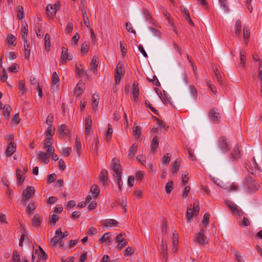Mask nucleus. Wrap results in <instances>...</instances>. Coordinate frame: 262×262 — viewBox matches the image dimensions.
Listing matches in <instances>:
<instances>
[{
    "mask_svg": "<svg viewBox=\"0 0 262 262\" xmlns=\"http://www.w3.org/2000/svg\"><path fill=\"white\" fill-rule=\"evenodd\" d=\"M73 56L68 52V48L62 47L61 48V53L59 59V64H63L68 60H72Z\"/></svg>",
    "mask_w": 262,
    "mask_h": 262,
    "instance_id": "nucleus-1",
    "label": "nucleus"
},
{
    "mask_svg": "<svg viewBox=\"0 0 262 262\" xmlns=\"http://www.w3.org/2000/svg\"><path fill=\"white\" fill-rule=\"evenodd\" d=\"M115 71V82L116 84H118L120 82L121 78L124 75L125 70L122 65L118 63Z\"/></svg>",
    "mask_w": 262,
    "mask_h": 262,
    "instance_id": "nucleus-2",
    "label": "nucleus"
},
{
    "mask_svg": "<svg viewBox=\"0 0 262 262\" xmlns=\"http://www.w3.org/2000/svg\"><path fill=\"white\" fill-rule=\"evenodd\" d=\"M53 153L51 152V150L48 149L46 150V152L45 153L44 152L40 151H36V156L37 157V158L39 160H41L44 163L47 164L49 161V158L51 156V155Z\"/></svg>",
    "mask_w": 262,
    "mask_h": 262,
    "instance_id": "nucleus-3",
    "label": "nucleus"
},
{
    "mask_svg": "<svg viewBox=\"0 0 262 262\" xmlns=\"http://www.w3.org/2000/svg\"><path fill=\"white\" fill-rule=\"evenodd\" d=\"M111 166L114 171V177L121 175V167L120 161L118 159L114 158L112 160Z\"/></svg>",
    "mask_w": 262,
    "mask_h": 262,
    "instance_id": "nucleus-4",
    "label": "nucleus"
},
{
    "mask_svg": "<svg viewBox=\"0 0 262 262\" xmlns=\"http://www.w3.org/2000/svg\"><path fill=\"white\" fill-rule=\"evenodd\" d=\"M35 193V188L33 186H28L23 192L22 201H27L33 198Z\"/></svg>",
    "mask_w": 262,
    "mask_h": 262,
    "instance_id": "nucleus-5",
    "label": "nucleus"
},
{
    "mask_svg": "<svg viewBox=\"0 0 262 262\" xmlns=\"http://www.w3.org/2000/svg\"><path fill=\"white\" fill-rule=\"evenodd\" d=\"M226 204L234 215L242 216L244 214V212L242 210L233 202L230 201H226Z\"/></svg>",
    "mask_w": 262,
    "mask_h": 262,
    "instance_id": "nucleus-6",
    "label": "nucleus"
},
{
    "mask_svg": "<svg viewBox=\"0 0 262 262\" xmlns=\"http://www.w3.org/2000/svg\"><path fill=\"white\" fill-rule=\"evenodd\" d=\"M199 212V208L195 204L190 205L187 209L186 212V216L187 220L190 221L193 215H197Z\"/></svg>",
    "mask_w": 262,
    "mask_h": 262,
    "instance_id": "nucleus-7",
    "label": "nucleus"
},
{
    "mask_svg": "<svg viewBox=\"0 0 262 262\" xmlns=\"http://www.w3.org/2000/svg\"><path fill=\"white\" fill-rule=\"evenodd\" d=\"M218 146L220 149L223 152H227L229 150V142H227V140L224 136L221 137L219 139Z\"/></svg>",
    "mask_w": 262,
    "mask_h": 262,
    "instance_id": "nucleus-8",
    "label": "nucleus"
},
{
    "mask_svg": "<svg viewBox=\"0 0 262 262\" xmlns=\"http://www.w3.org/2000/svg\"><path fill=\"white\" fill-rule=\"evenodd\" d=\"M209 119L211 121L215 123H219L221 118L220 114L217 112V110L215 108H212L209 111Z\"/></svg>",
    "mask_w": 262,
    "mask_h": 262,
    "instance_id": "nucleus-9",
    "label": "nucleus"
},
{
    "mask_svg": "<svg viewBox=\"0 0 262 262\" xmlns=\"http://www.w3.org/2000/svg\"><path fill=\"white\" fill-rule=\"evenodd\" d=\"M194 240L196 242L203 245H206L208 242L206 237L204 234V230L202 229L201 230L200 232L195 235Z\"/></svg>",
    "mask_w": 262,
    "mask_h": 262,
    "instance_id": "nucleus-10",
    "label": "nucleus"
},
{
    "mask_svg": "<svg viewBox=\"0 0 262 262\" xmlns=\"http://www.w3.org/2000/svg\"><path fill=\"white\" fill-rule=\"evenodd\" d=\"M59 8V4L58 2L54 4L48 5L47 7V11L48 14L50 15L51 17H53L56 13L58 9Z\"/></svg>",
    "mask_w": 262,
    "mask_h": 262,
    "instance_id": "nucleus-11",
    "label": "nucleus"
},
{
    "mask_svg": "<svg viewBox=\"0 0 262 262\" xmlns=\"http://www.w3.org/2000/svg\"><path fill=\"white\" fill-rule=\"evenodd\" d=\"M240 157V150L239 146L238 145H236L233 148L229 156V159L232 161H235L238 159Z\"/></svg>",
    "mask_w": 262,
    "mask_h": 262,
    "instance_id": "nucleus-12",
    "label": "nucleus"
},
{
    "mask_svg": "<svg viewBox=\"0 0 262 262\" xmlns=\"http://www.w3.org/2000/svg\"><path fill=\"white\" fill-rule=\"evenodd\" d=\"M116 241L118 243L117 249L118 250H121L124 246L127 244L126 239L123 237L121 233L119 234L116 236Z\"/></svg>",
    "mask_w": 262,
    "mask_h": 262,
    "instance_id": "nucleus-13",
    "label": "nucleus"
},
{
    "mask_svg": "<svg viewBox=\"0 0 262 262\" xmlns=\"http://www.w3.org/2000/svg\"><path fill=\"white\" fill-rule=\"evenodd\" d=\"M99 179L103 185L107 184V171L105 169H102L99 175Z\"/></svg>",
    "mask_w": 262,
    "mask_h": 262,
    "instance_id": "nucleus-14",
    "label": "nucleus"
},
{
    "mask_svg": "<svg viewBox=\"0 0 262 262\" xmlns=\"http://www.w3.org/2000/svg\"><path fill=\"white\" fill-rule=\"evenodd\" d=\"M52 140L53 139L51 137L47 138L44 143L43 147L46 150L48 149H51V152L54 154L55 149L52 146Z\"/></svg>",
    "mask_w": 262,
    "mask_h": 262,
    "instance_id": "nucleus-15",
    "label": "nucleus"
},
{
    "mask_svg": "<svg viewBox=\"0 0 262 262\" xmlns=\"http://www.w3.org/2000/svg\"><path fill=\"white\" fill-rule=\"evenodd\" d=\"M132 94L134 101L137 102L138 100V96L139 94V88L138 83L136 82H134L133 84Z\"/></svg>",
    "mask_w": 262,
    "mask_h": 262,
    "instance_id": "nucleus-16",
    "label": "nucleus"
},
{
    "mask_svg": "<svg viewBox=\"0 0 262 262\" xmlns=\"http://www.w3.org/2000/svg\"><path fill=\"white\" fill-rule=\"evenodd\" d=\"M84 84L82 82H78L76 86L74 91V95L77 97L80 96L83 92Z\"/></svg>",
    "mask_w": 262,
    "mask_h": 262,
    "instance_id": "nucleus-17",
    "label": "nucleus"
},
{
    "mask_svg": "<svg viewBox=\"0 0 262 262\" xmlns=\"http://www.w3.org/2000/svg\"><path fill=\"white\" fill-rule=\"evenodd\" d=\"M58 132L63 137H66L70 134V130L66 124H61L59 127Z\"/></svg>",
    "mask_w": 262,
    "mask_h": 262,
    "instance_id": "nucleus-18",
    "label": "nucleus"
},
{
    "mask_svg": "<svg viewBox=\"0 0 262 262\" xmlns=\"http://www.w3.org/2000/svg\"><path fill=\"white\" fill-rule=\"evenodd\" d=\"M99 102V96L97 94H94L92 98V104L93 110L96 112L97 111L98 106Z\"/></svg>",
    "mask_w": 262,
    "mask_h": 262,
    "instance_id": "nucleus-19",
    "label": "nucleus"
},
{
    "mask_svg": "<svg viewBox=\"0 0 262 262\" xmlns=\"http://www.w3.org/2000/svg\"><path fill=\"white\" fill-rule=\"evenodd\" d=\"M161 254L162 255L163 258L164 259L165 261H167L168 256H167V246L166 243L164 242L163 240L161 241Z\"/></svg>",
    "mask_w": 262,
    "mask_h": 262,
    "instance_id": "nucleus-20",
    "label": "nucleus"
},
{
    "mask_svg": "<svg viewBox=\"0 0 262 262\" xmlns=\"http://www.w3.org/2000/svg\"><path fill=\"white\" fill-rule=\"evenodd\" d=\"M92 125V120L90 116H88L85 120V135H88Z\"/></svg>",
    "mask_w": 262,
    "mask_h": 262,
    "instance_id": "nucleus-21",
    "label": "nucleus"
},
{
    "mask_svg": "<svg viewBox=\"0 0 262 262\" xmlns=\"http://www.w3.org/2000/svg\"><path fill=\"white\" fill-rule=\"evenodd\" d=\"M37 205L34 201H31L26 208V212L29 215H31L36 209Z\"/></svg>",
    "mask_w": 262,
    "mask_h": 262,
    "instance_id": "nucleus-22",
    "label": "nucleus"
},
{
    "mask_svg": "<svg viewBox=\"0 0 262 262\" xmlns=\"http://www.w3.org/2000/svg\"><path fill=\"white\" fill-rule=\"evenodd\" d=\"M99 58L97 56H94L91 61L90 67L92 71L95 72L97 70Z\"/></svg>",
    "mask_w": 262,
    "mask_h": 262,
    "instance_id": "nucleus-23",
    "label": "nucleus"
},
{
    "mask_svg": "<svg viewBox=\"0 0 262 262\" xmlns=\"http://www.w3.org/2000/svg\"><path fill=\"white\" fill-rule=\"evenodd\" d=\"M16 150L15 144L13 142H10L7 150L6 151V154L8 156H11Z\"/></svg>",
    "mask_w": 262,
    "mask_h": 262,
    "instance_id": "nucleus-24",
    "label": "nucleus"
},
{
    "mask_svg": "<svg viewBox=\"0 0 262 262\" xmlns=\"http://www.w3.org/2000/svg\"><path fill=\"white\" fill-rule=\"evenodd\" d=\"M99 192L100 189L98 186L94 184L91 187L89 193H91L93 195V198L96 199L99 193Z\"/></svg>",
    "mask_w": 262,
    "mask_h": 262,
    "instance_id": "nucleus-25",
    "label": "nucleus"
},
{
    "mask_svg": "<svg viewBox=\"0 0 262 262\" xmlns=\"http://www.w3.org/2000/svg\"><path fill=\"white\" fill-rule=\"evenodd\" d=\"M81 12L84 24L86 26V27L89 28L90 26V21L85 10V8L84 7V6L81 8Z\"/></svg>",
    "mask_w": 262,
    "mask_h": 262,
    "instance_id": "nucleus-26",
    "label": "nucleus"
},
{
    "mask_svg": "<svg viewBox=\"0 0 262 262\" xmlns=\"http://www.w3.org/2000/svg\"><path fill=\"white\" fill-rule=\"evenodd\" d=\"M18 89L19 90V94L20 95H24L27 92V89L25 86V81L20 80L18 82Z\"/></svg>",
    "mask_w": 262,
    "mask_h": 262,
    "instance_id": "nucleus-27",
    "label": "nucleus"
},
{
    "mask_svg": "<svg viewBox=\"0 0 262 262\" xmlns=\"http://www.w3.org/2000/svg\"><path fill=\"white\" fill-rule=\"evenodd\" d=\"M117 221L114 219H107L103 222V225L105 227L115 226L117 225Z\"/></svg>",
    "mask_w": 262,
    "mask_h": 262,
    "instance_id": "nucleus-28",
    "label": "nucleus"
},
{
    "mask_svg": "<svg viewBox=\"0 0 262 262\" xmlns=\"http://www.w3.org/2000/svg\"><path fill=\"white\" fill-rule=\"evenodd\" d=\"M137 148L138 145L135 143L133 144L132 146L130 147L128 152V156L130 158H133L135 157L137 150Z\"/></svg>",
    "mask_w": 262,
    "mask_h": 262,
    "instance_id": "nucleus-29",
    "label": "nucleus"
},
{
    "mask_svg": "<svg viewBox=\"0 0 262 262\" xmlns=\"http://www.w3.org/2000/svg\"><path fill=\"white\" fill-rule=\"evenodd\" d=\"M180 161L179 159L176 160L171 166V172L173 174L176 173L179 170L180 167Z\"/></svg>",
    "mask_w": 262,
    "mask_h": 262,
    "instance_id": "nucleus-30",
    "label": "nucleus"
},
{
    "mask_svg": "<svg viewBox=\"0 0 262 262\" xmlns=\"http://www.w3.org/2000/svg\"><path fill=\"white\" fill-rule=\"evenodd\" d=\"M52 84L53 85H56V89L58 86V82H59V77L58 74L56 72H54L52 73Z\"/></svg>",
    "mask_w": 262,
    "mask_h": 262,
    "instance_id": "nucleus-31",
    "label": "nucleus"
},
{
    "mask_svg": "<svg viewBox=\"0 0 262 262\" xmlns=\"http://www.w3.org/2000/svg\"><path fill=\"white\" fill-rule=\"evenodd\" d=\"M21 170L20 169L16 170V177H17V184L18 185H20L23 184L25 180V177L23 176L22 174L20 173Z\"/></svg>",
    "mask_w": 262,
    "mask_h": 262,
    "instance_id": "nucleus-32",
    "label": "nucleus"
},
{
    "mask_svg": "<svg viewBox=\"0 0 262 262\" xmlns=\"http://www.w3.org/2000/svg\"><path fill=\"white\" fill-rule=\"evenodd\" d=\"M133 133L136 139H139L141 134V127L138 125L136 126L134 125Z\"/></svg>",
    "mask_w": 262,
    "mask_h": 262,
    "instance_id": "nucleus-33",
    "label": "nucleus"
},
{
    "mask_svg": "<svg viewBox=\"0 0 262 262\" xmlns=\"http://www.w3.org/2000/svg\"><path fill=\"white\" fill-rule=\"evenodd\" d=\"M159 145V140L158 138L155 136L152 140L151 144V150L152 152H155Z\"/></svg>",
    "mask_w": 262,
    "mask_h": 262,
    "instance_id": "nucleus-34",
    "label": "nucleus"
},
{
    "mask_svg": "<svg viewBox=\"0 0 262 262\" xmlns=\"http://www.w3.org/2000/svg\"><path fill=\"white\" fill-rule=\"evenodd\" d=\"M111 236V233L110 232H107L104 233L103 236L100 238V243L107 242L110 243V238Z\"/></svg>",
    "mask_w": 262,
    "mask_h": 262,
    "instance_id": "nucleus-35",
    "label": "nucleus"
},
{
    "mask_svg": "<svg viewBox=\"0 0 262 262\" xmlns=\"http://www.w3.org/2000/svg\"><path fill=\"white\" fill-rule=\"evenodd\" d=\"M7 43L9 47L15 46L16 45L15 37L14 35L10 34L8 36Z\"/></svg>",
    "mask_w": 262,
    "mask_h": 262,
    "instance_id": "nucleus-36",
    "label": "nucleus"
},
{
    "mask_svg": "<svg viewBox=\"0 0 262 262\" xmlns=\"http://www.w3.org/2000/svg\"><path fill=\"white\" fill-rule=\"evenodd\" d=\"M21 38H27L28 34V25L26 23L23 24L21 28Z\"/></svg>",
    "mask_w": 262,
    "mask_h": 262,
    "instance_id": "nucleus-37",
    "label": "nucleus"
},
{
    "mask_svg": "<svg viewBox=\"0 0 262 262\" xmlns=\"http://www.w3.org/2000/svg\"><path fill=\"white\" fill-rule=\"evenodd\" d=\"M41 221L42 220L40 215L38 214H36L33 219L32 223L34 225L38 226L40 225Z\"/></svg>",
    "mask_w": 262,
    "mask_h": 262,
    "instance_id": "nucleus-38",
    "label": "nucleus"
},
{
    "mask_svg": "<svg viewBox=\"0 0 262 262\" xmlns=\"http://www.w3.org/2000/svg\"><path fill=\"white\" fill-rule=\"evenodd\" d=\"M243 34H244V41L247 44L248 41V38L250 36V31L249 29L247 27H244L243 29Z\"/></svg>",
    "mask_w": 262,
    "mask_h": 262,
    "instance_id": "nucleus-39",
    "label": "nucleus"
},
{
    "mask_svg": "<svg viewBox=\"0 0 262 262\" xmlns=\"http://www.w3.org/2000/svg\"><path fill=\"white\" fill-rule=\"evenodd\" d=\"M44 41L45 49L46 51H49L50 48V35L47 33L45 35Z\"/></svg>",
    "mask_w": 262,
    "mask_h": 262,
    "instance_id": "nucleus-40",
    "label": "nucleus"
},
{
    "mask_svg": "<svg viewBox=\"0 0 262 262\" xmlns=\"http://www.w3.org/2000/svg\"><path fill=\"white\" fill-rule=\"evenodd\" d=\"M75 147L77 154L79 155L81 149V141L79 138L76 137L75 139Z\"/></svg>",
    "mask_w": 262,
    "mask_h": 262,
    "instance_id": "nucleus-41",
    "label": "nucleus"
},
{
    "mask_svg": "<svg viewBox=\"0 0 262 262\" xmlns=\"http://www.w3.org/2000/svg\"><path fill=\"white\" fill-rule=\"evenodd\" d=\"M17 17L18 19H22L24 18V10L21 6H18L17 7Z\"/></svg>",
    "mask_w": 262,
    "mask_h": 262,
    "instance_id": "nucleus-42",
    "label": "nucleus"
},
{
    "mask_svg": "<svg viewBox=\"0 0 262 262\" xmlns=\"http://www.w3.org/2000/svg\"><path fill=\"white\" fill-rule=\"evenodd\" d=\"M88 45L86 42H83L81 46V52L83 56L86 55L89 51Z\"/></svg>",
    "mask_w": 262,
    "mask_h": 262,
    "instance_id": "nucleus-43",
    "label": "nucleus"
},
{
    "mask_svg": "<svg viewBox=\"0 0 262 262\" xmlns=\"http://www.w3.org/2000/svg\"><path fill=\"white\" fill-rule=\"evenodd\" d=\"M142 13L146 20L150 21L151 20V15L147 9L144 8L142 10Z\"/></svg>",
    "mask_w": 262,
    "mask_h": 262,
    "instance_id": "nucleus-44",
    "label": "nucleus"
},
{
    "mask_svg": "<svg viewBox=\"0 0 262 262\" xmlns=\"http://www.w3.org/2000/svg\"><path fill=\"white\" fill-rule=\"evenodd\" d=\"M127 200L125 198L122 197L120 202V205L121 207L124 210V212L125 213L127 211L126 209Z\"/></svg>",
    "mask_w": 262,
    "mask_h": 262,
    "instance_id": "nucleus-45",
    "label": "nucleus"
},
{
    "mask_svg": "<svg viewBox=\"0 0 262 262\" xmlns=\"http://www.w3.org/2000/svg\"><path fill=\"white\" fill-rule=\"evenodd\" d=\"M246 61V53L244 51H241L240 53V64L242 67L245 66Z\"/></svg>",
    "mask_w": 262,
    "mask_h": 262,
    "instance_id": "nucleus-46",
    "label": "nucleus"
},
{
    "mask_svg": "<svg viewBox=\"0 0 262 262\" xmlns=\"http://www.w3.org/2000/svg\"><path fill=\"white\" fill-rule=\"evenodd\" d=\"M209 214L208 213H206L203 217V220L202 221V226L204 227H207V225L209 222Z\"/></svg>",
    "mask_w": 262,
    "mask_h": 262,
    "instance_id": "nucleus-47",
    "label": "nucleus"
},
{
    "mask_svg": "<svg viewBox=\"0 0 262 262\" xmlns=\"http://www.w3.org/2000/svg\"><path fill=\"white\" fill-rule=\"evenodd\" d=\"M113 133V128L111 127L110 124L108 125V129L106 132V138L107 141H109L112 138Z\"/></svg>",
    "mask_w": 262,
    "mask_h": 262,
    "instance_id": "nucleus-48",
    "label": "nucleus"
},
{
    "mask_svg": "<svg viewBox=\"0 0 262 262\" xmlns=\"http://www.w3.org/2000/svg\"><path fill=\"white\" fill-rule=\"evenodd\" d=\"M61 242V238L59 236H54L51 241V244L53 246H55L57 244H60Z\"/></svg>",
    "mask_w": 262,
    "mask_h": 262,
    "instance_id": "nucleus-49",
    "label": "nucleus"
},
{
    "mask_svg": "<svg viewBox=\"0 0 262 262\" xmlns=\"http://www.w3.org/2000/svg\"><path fill=\"white\" fill-rule=\"evenodd\" d=\"M183 11H184V14L185 15L186 19L188 21V22L191 25L193 26V22L192 21V20L191 19V18H190V16L188 10L186 8H185L184 9Z\"/></svg>",
    "mask_w": 262,
    "mask_h": 262,
    "instance_id": "nucleus-50",
    "label": "nucleus"
},
{
    "mask_svg": "<svg viewBox=\"0 0 262 262\" xmlns=\"http://www.w3.org/2000/svg\"><path fill=\"white\" fill-rule=\"evenodd\" d=\"M72 151V148L71 147H66L62 149L61 151L62 155L66 157H68L70 152Z\"/></svg>",
    "mask_w": 262,
    "mask_h": 262,
    "instance_id": "nucleus-51",
    "label": "nucleus"
},
{
    "mask_svg": "<svg viewBox=\"0 0 262 262\" xmlns=\"http://www.w3.org/2000/svg\"><path fill=\"white\" fill-rule=\"evenodd\" d=\"M172 182H168L165 186V191L167 193H170L172 190Z\"/></svg>",
    "mask_w": 262,
    "mask_h": 262,
    "instance_id": "nucleus-52",
    "label": "nucleus"
},
{
    "mask_svg": "<svg viewBox=\"0 0 262 262\" xmlns=\"http://www.w3.org/2000/svg\"><path fill=\"white\" fill-rule=\"evenodd\" d=\"M19 65L17 63H14L12 66L9 67L8 71L12 73H16L19 69Z\"/></svg>",
    "mask_w": 262,
    "mask_h": 262,
    "instance_id": "nucleus-53",
    "label": "nucleus"
},
{
    "mask_svg": "<svg viewBox=\"0 0 262 262\" xmlns=\"http://www.w3.org/2000/svg\"><path fill=\"white\" fill-rule=\"evenodd\" d=\"M114 177L115 178V181H116V182L118 184V188H119V190L121 191V187H122V184H123V182L121 180V175H120L119 176H115Z\"/></svg>",
    "mask_w": 262,
    "mask_h": 262,
    "instance_id": "nucleus-54",
    "label": "nucleus"
},
{
    "mask_svg": "<svg viewBox=\"0 0 262 262\" xmlns=\"http://www.w3.org/2000/svg\"><path fill=\"white\" fill-rule=\"evenodd\" d=\"M50 223L51 225H54L58 221L59 216L56 214H53L50 216Z\"/></svg>",
    "mask_w": 262,
    "mask_h": 262,
    "instance_id": "nucleus-55",
    "label": "nucleus"
},
{
    "mask_svg": "<svg viewBox=\"0 0 262 262\" xmlns=\"http://www.w3.org/2000/svg\"><path fill=\"white\" fill-rule=\"evenodd\" d=\"M55 130V128H52V125H50V126H48L47 131L45 133V134L47 137H51L54 135V130Z\"/></svg>",
    "mask_w": 262,
    "mask_h": 262,
    "instance_id": "nucleus-56",
    "label": "nucleus"
},
{
    "mask_svg": "<svg viewBox=\"0 0 262 262\" xmlns=\"http://www.w3.org/2000/svg\"><path fill=\"white\" fill-rule=\"evenodd\" d=\"M11 111V107H10V105H8V106L4 108L3 115L5 118L9 117Z\"/></svg>",
    "mask_w": 262,
    "mask_h": 262,
    "instance_id": "nucleus-57",
    "label": "nucleus"
},
{
    "mask_svg": "<svg viewBox=\"0 0 262 262\" xmlns=\"http://www.w3.org/2000/svg\"><path fill=\"white\" fill-rule=\"evenodd\" d=\"M145 173L143 171L139 170L136 173V178L137 180H141L144 178Z\"/></svg>",
    "mask_w": 262,
    "mask_h": 262,
    "instance_id": "nucleus-58",
    "label": "nucleus"
},
{
    "mask_svg": "<svg viewBox=\"0 0 262 262\" xmlns=\"http://www.w3.org/2000/svg\"><path fill=\"white\" fill-rule=\"evenodd\" d=\"M190 94L192 95L193 98L195 99L197 97L196 89L193 85H190Z\"/></svg>",
    "mask_w": 262,
    "mask_h": 262,
    "instance_id": "nucleus-59",
    "label": "nucleus"
},
{
    "mask_svg": "<svg viewBox=\"0 0 262 262\" xmlns=\"http://www.w3.org/2000/svg\"><path fill=\"white\" fill-rule=\"evenodd\" d=\"M171 159V156L169 154H166L163 157V163L164 164H168Z\"/></svg>",
    "mask_w": 262,
    "mask_h": 262,
    "instance_id": "nucleus-60",
    "label": "nucleus"
},
{
    "mask_svg": "<svg viewBox=\"0 0 262 262\" xmlns=\"http://www.w3.org/2000/svg\"><path fill=\"white\" fill-rule=\"evenodd\" d=\"M250 222L248 218L244 217L243 221L239 224L241 226L243 227H246L250 225Z\"/></svg>",
    "mask_w": 262,
    "mask_h": 262,
    "instance_id": "nucleus-61",
    "label": "nucleus"
},
{
    "mask_svg": "<svg viewBox=\"0 0 262 262\" xmlns=\"http://www.w3.org/2000/svg\"><path fill=\"white\" fill-rule=\"evenodd\" d=\"M221 6L224 10L225 11H228V6L227 4L226 0H219Z\"/></svg>",
    "mask_w": 262,
    "mask_h": 262,
    "instance_id": "nucleus-62",
    "label": "nucleus"
},
{
    "mask_svg": "<svg viewBox=\"0 0 262 262\" xmlns=\"http://www.w3.org/2000/svg\"><path fill=\"white\" fill-rule=\"evenodd\" d=\"M20 119L19 116L18 114H15L14 116L13 117L12 119V122L13 123L15 124H18L20 122Z\"/></svg>",
    "mask_w": 262,
    "mask_h": 262,
    "instance_id": "nucleus-63",
    "label": "nucleus"
},
{
    "mask_svg": "<svg viewBox=\"0 0 262 262\" xmlns=\"http://www.w3.org/2000/svg\"><path fill=\"white\" fill-rule=\"evenodd\" d=\"M187 176H188V173L186 172H184V173H182V178L183 186H185L188 181L189 178L187 177Z\"/></svg>",
    "mask_w": 262,
    "mask_h": 262,
    "instance_id": "nucleus-64",
    "label": "nucleus"
}]
</instances>
